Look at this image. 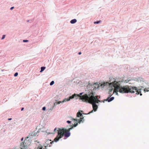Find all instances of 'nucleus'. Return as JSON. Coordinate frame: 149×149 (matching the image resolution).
I'll return each instance as SVG.
<instances>
[{"label": "nucleus", "instance_id": "f257e3e1", "mask_svg": "<svg viewBox=\"0 0 149 149\" xmlns=\"http://www.w3.org/2000/svg\"><path fill=\"white\" fill-rule=\"evenodd\" d=\"M95 85L97 86L96 84L95 83L93 85L92 84L88 83L87 88L88 92L86 94L83 95L80 98V99L83 102L91 104L93 109L94 111H97L98 108V106L96 103H98V102H101L97 96L94 95L93 90H95L98 89L99 88V86L97 85L96 86Z\"/></svg>", "mask_w": 149, "mask_h": 149}, {"label": "nucleus", "instance_id": "f03ea898", "mask_svg": "<svg viewBox=\"0 0 149 149\" xmlns=\"http://www.w3.org/2000/svg\"><path fill=\"white\" fill-rule=\"evenodd\" d=\"M123 81V79L120 78H110L109 82L107 83L111 88L109 89V94H111L113 88L117 91L122 93H134L133 91H130L131 89H132V87L128 86H122L121 85V84Z\"/></svg>", "mask_w": 149, "mask_h": 149}, {"label": "nucleus", "instance_id": "7ed1b4c3", "mask_svg": "<svg viewBox=\"0 0 149 149\" xmlns=\"http://www.w3.org/2000/svg\"><path fill=\"white\" fill-rule=\"evenodd\" d=\"M66 129L65 128H62L61 129L58 128V130H57L58 131V135L54 139V141L50 142V144L49 143V140L47 141L44 144V146L45 147V149H46V147L49 145V147L52 146V145L54 143V141L56 142L58 141L59 139L62 138L64 136L63 133L65 132Z\"/></svg>", "mask_w": 149, "mask_h": 149}, {"label": "nucleus", "instance_id": "20e7f679", "mask_svg": "<svg viewBox=\"0 0 149 149\" xmlns=\"http://www.w3.org/2000/svg\"><path fill=\"white\" fill-rule=\"evenodd\" d=\"M66 130L65 132H66L64 134V135L65 137L66 138L68 137L70 135V130H72L73 129V126H72L70 128H65Z\"/></svg>", "mask_w": 149, "mask_h": 149}, {"label": "nucleus", "instance_id": "39448f33", "mask_svg": "<svg viewBox=\"0 0 149 149\" xmlns=\"http://www.w3.org/2000/svg\"><path fill=\"white\" fill-rule=\"evenodd\" d=\"M131 86L132 87V89H131L130 90V91H133L134 92L131 93H134L135 91H136V92H137V91L138 92H139V91H141V90H143V89L144 88V87L143 86L141 87V88H137L136 87L132 86Z\"/></svg>", "mask_w": 149, "mask_h": 149}, {"label": "nucleus", "instance_id": "423d86ee", "mask_svg": "<svg viewBox=\"0 0 149 149\" xmlns=\"http://www.w3.org/2000/svg\"><path fill=\"white\" fill-rule=\"evenodd\" d=\"M72 119L74 120V124H72V125H71L72 126H73V127H76L78 125V121H79V119H74L72 118Z\"/></svg>", "mask_w": 149, "mask_h": 149}, {"label": "nucleus", "instance_id": "0eeeda50", "mask_svg": "<svg viewBox=\"0 0 149 149\" xmlns=\"http://www.w3.org/2000/svg\"><path fill=\"white\" fill-rule=\"evenodd\" d=\"M77 94L75 93L72 96H70V97L68 99L65 98L66 101H69L71 99H73L75 97H77Z\"/></svg>", "mask_w": 149, "mask_h": 149}, {"label": "nucleus", "instance_id": "6e6552de", "mask_svg": "<svg viewBox=\"0 0 149 149\" xmlns=\"http://www.w3.org/2000/svg\"><path fill=\"white\" fill-rule=\"evenodd\" d=\"M114 99V97H108V98L106 100H104V101H107L108 102H110L113 101Z\"/></svg>", "mask_w": 149, "mask_h": 149}, {"label": "nucleus", "instance_id": "1a4fd4ad", "mask_svg": "<svg viewBox=\"0 0 149 149\" xmlns=\"http://www.w3.org/2000/svg\"><path fill=\"white\" fill-rule=\"evenodd\" d=\"M77 22V20L76 19H74L71 20L70 21V23L71 24H74Z\"/></svg>", "mask_w": 149, "mask_h": 149}, {"label": "nucleus", "instance_id": "9d476101", "mask_svg": "<svg viewBox=\"0 0 149 149\" xmlns=\"http://www.w3.org/2000/svg\"><path fill=\"white\" fill-rule=\"evenodd\" d=\"M66 102V101L65 99H64L62 101L57 102L56 103L57 104H59L61 103H63V102Z\"/></svg>", "mask_w": 149, "mask_h": 149}, {"label": "nucleus", "instance_id": "9b49d317", "mask_svg": "<svg viewBox=\"0 0 149 149\" xmlns=\"http://www.w3.org/2000/svg\"><path fill=\"white\" fill-rule=\"evenodd\" d=\"M82 116V114L81 112L79 111L77 114V117H79Z\"/></svg>", "mask_w": 149, "mask_h": 149}, {"label": "nucleus", "instance_id": "f8f14e48", "mask_svg": "<svg viewBox=\"0 0 149 149\" xmlns=\"http://www.w3.org/2000/svg\"><path fill=\"white\" fill-rule=\"evenodd\" d=\"M46 68V67L44 66L41 67L40 68V72H42Z\"/></svg>", "mask_w": 149, "mask_h": 149}, {"label": "nucleus", "instance_id": "ddd939ff", "mask_svg": "<svg viewBox=\"0 0 149 149\" xmlns=\"http://www.w3.org/2000/svg\"><path fill=\"white\" fill-rule=\"evenodd\" d=\"M84 93L83 92H82V93H80L78 95H77V97L76 98V99H78V97H79V98H80V97L81 96H80V95H82ZM80 100V99H79Z\"/></svg>", "mask_w": 149, "mask_h": 149}, {"label": "nucleus", "instance_id": "4468645a", "mask_svg": "<svg viewBox=\"0 0 149 149\" xmlns=\"http://www.w3.org/2000/svg\"><path fill=\"white\" fill-rule=\"evenodd\" d=\"M50 131L49 130H46V132L47 133V134L48 135H49V134H54V133H52L51 132H49Z\"/></svg>", "mask_w": 149, "mask_h": 149}, {"label": "nucleus", "instance_id": "2eb2a0df", "mask_svg": "<svg viewBox=\"0 0 149 149\" xmlns=\"http://www.w3.org/2000/svg\"><path fill=\"white\" fill-rule=\"evenodd\" d=\"M101 22V20L97 21L94 22V23L95 24H97L100 23Z\"/></svg>", "mask_w": 149, "mask_h": 149}, {"label": "nucleus", "instance_id": "dca6fc26", "mask_svg": "<svg viewBox=\"0 0 149 149\" xmlns=\"http://www.w3.org/2000/svg\"><path fill=\"white\" fill-rule=\"evenodd\" d=\"M84 118V117L82 118H80V119L79 120V121H78V123H79V124L81 123L82 121V119Z\"/></svg>", "mask_w": 149, "mask_h": 149}, {"label": "nucleus", "instance_id": "f3484780", "mask_svg": "<svg viewBox=\"0 0 149 149\" xmlns=\"http://www.w3.org/2000/svg\"><path fill=\"white\" fill-rule=\"evenodd\" d=\"M149 88H146L143 89L144 92L145 93L146 92H148L149 91V90H148Z\"/></svg>", "mask_w": 149, "mask_h": 149}, {"label": "nucleus", "instance_id": "a211bd4d", "mask_svg": "<svg viewBox=\"0 0 149 149\" xmlns=\"http://www.w3.org/2000/svg\"><path fill=\"white\" fill-rule=\"evenodd\" d=\"M54 83V81H52L50 83V86H52L53 85Z\"/></svg>", "mask_w": 149, "mask_h": 149}, {"label": "nucleus", "instance_id": "6ab92c4d", "mask_svg": "<svg viewBox=\"0 0 149 149\" xmlns=\"http://www.w3.org/2000/svg\"><path fill=\"white\" fill-rule=\"evenodd\" d=\"M130 81V79L129 78L125 80V81H124V82L127 83L128 81Z\"/></svg>", "mask_w": 149, "mask_h": 149}, {"label": "nucleus", "instance_id": "aec40b11", "mask_svg": "<svg viewBox=\"0 0 149 149\" xmlns=\"http://www.w3.org/2000/svg\"><path fill=\"white\" fill-rule=\"evenodd\" d=\"M136 92V94H138V95L139 94L141 96L142 95V94L141 93V91H139V92H138L137 91V92Z\"/></svg>", "mask_w": 149, "mask_h": 149}, {"label": "nucleus", "instance_id": "412c9836", "mask_svg": "<svg viewBox=\"0 0 149 149\" xmlns=\"http://www.w3.org/2000/svg\"><path fill=\"white\" fill-rule=\"evenodd\" d=\"M71 125H67L66 128H68L69 127H72Z\"/></svg>", "mask_w": 149, "mask_h": 149}, {"label": "nucleus", "instance_id": "4be33fe9", "mask_svg": "<svg viewBox=\"0 0 149 149\" xmlns=\"http://www.w3.org/2000/svg\"><path fill=\"white\" fill-rule=\"evenodd\" d=\"M18 75V73L17 72H16L14 74V76L15 77H17V76Z\"/></svg>", "mask_w": 149, "mask_h": 149}, {"label": "nucleus", "instance_id": "5701e85b", "mask_svg": "<svg viewBox=\"0 0 149 149\" xmlns=\"http://www.w3.org/2000/svg\"><path fill=\"white\" fill-rule=\"evenodd\" d=\"M66 122L68 124H70L71 123V121L70 120H67L66 121Z\"/></svg>", "mask_w": 149, "mask_h": 149}, {"label": "nucleus", "instance_id": "b1692460", "mask_svg": "<svg viewBox=\"0 0 149 149\" xmlns=\"http://www.w3.org/2000/svg\"><path fill=\"white\" fill-rule=\"evenodd\" d=\"M46 107H44L42 108V110L44 111H45L46 110Z\"/></svg>", "mask_w": 149, "mask_h": 149}, {"label": "nucleus", "instance_id": "393cba45", "mask_svg": "<svg viewBox=\"0 0 149 149\" xmlns=\"http://www.w3.org/2000/svg\"><path fill=\"white\" fill-rule=\"evenodd\" d=\"M5 36H6V35H3V36H2V38L1 39V40H3V39L5 38Z\"/></svg>", "mask_w": 149, "mask_h": 149}, {"label": "nucleus", "instance_id": "a878e982", "mask_svg": "<svg viewBox=\"0 0 149 149\" xmlns=\"http://www.w3.org/2000/svg\"><path fill=\"white\" fill-rule=\"evenodd\" d=\"M23 42H28L29 41V40H23Z\"/></svg>", "mask_w": 149, "mask_h": 149}, {"label": "nucleus", "instance_id": "bb28decb", "mask_svg": "<svg viewBox=\"0 0 149 149\" xmlns=\"http://www.w3.org/2000/svg\"><path fill=\"white\" fill-rule=\"evenodd\" d=\"M93 111H94V110H93V109L91 111H90V112H89L88 114H89L91 113H93Z\"/></svg>", "mask_w": 149, "mask_h": 149}, {"label": "nucleus", "instance_id": "cd10ccee", "mask_svg": "<svg viewBox=\"0 0 149 149\" xmlns=\"http://www.w3.org/2000/svg\"><path fill=\"white\" fill-rule=\"evenodd\" d=\"M56 129H57V128L56 127L55 128L54 130V132L52 133H54V134H55V133H54V132H55V131L56 130Z\"/></svg>", "mask_w": 149, "mask_h": 149}, {"label": "nucleus", "instance_id": "c85d7f7f", "mask_svg": "<svg viewBox=\"0 0 149 149\" xmlns=\"http://www.w3.org/2000/svg\"><path fill=\"white\" fill-rule=\"evenodd\" d=\"M141 79H142V78H141L140 77H139L137 80H138V81H139V80H140V81H141Z\"/></svg>", "mask_w": 149, "mask_h": 149}, {"label": "nucleus", "instance_id": "c756f323", "mask_svg": "<svg viewBox=\"0 0 149 149\" xmlns=\"http://www.w3.org/2000/svg\"><path fill=\"white\" fill-rule=\"evenodd\" d=\"M14 8V7H12L10 8V10H12Z\"/></svg>", "mask_w": 149, "mask_h": 149}, {"label": "nucleus", "instance_id": "7c9ffc66", "mask_svg": "<svg viewBox=\"0 0 149 149\" xmlns=\"http://www.w3.org/2000/svg\"><path fill=\"white\" fill-rule=\"evenodd\" d=\"M24 107H22L21 109V111H22L24 109Z\"/></svg>", "mask_w": 149, "mask_h": 149}, {"label": "nucleus", "instance_id": "2f4dec72", "mask_svg": "<svg viewBox=\"0 0 149 149\" xmlns=\"http://www.w3.org/2000/svg\"><path fill=\"white\" fill-rule=\"evenodd\" d=\"M79 55H81V52H79L78 53Z\"/></svg>", "mask_w": 149, "mask_h": 149}, {"label": "nucleus", "instance_id": "473e14b6", "mask_svg": "<svg viewBox=\"0 0 149 149\" xmlns=\"http://www.w3.org/2000/svg\"><path fill=\"white\" fill-rule=\"evenodd\" d=\"M23 139L24 138L23 137H22L21 139V141H22L23 140Z\"/></svg>", "mask_w": 149, "mask_h": 149}, {"label": "nucleus", "instance_id": "72a5a7b5", "mask_svg": "<svg viewBox=\"0 0 149 149\" xmlns=\"http://www.w3.org/2000/svg\"><path fill=\"white\" fill-rule=\"evenodd\" d=\"M40 130H39L38 131H37V133H38V132H40Z\"/></svg>", "mask_w": 149, "mask_h": 149}, {"label": "nucleus", "instance_id": "f704fd0d", "mask_svg": "<svg viewBox=\"0 0 149 149\" xmlns=\"http://www.w3.org/2000/svg\"><path fill=\"white\" fill-rule=\"evenodd\" d=\"M116 94L117 95H118V93H117V92H116Z\"/></svg>", "mask_w": 149, "mask_h": 149}, {"label": "nucleus", "instance_id": "c9c22d12", "mask_svg": "<svg viewBox=\"0 0 149 149\" xmlns=\"http://www.w3.org/2000/svg\"><path fill=\"white\" fill-rule=\"evenodd\" d=\"M29 20H27V22H29Z\"/></svg>", "mask_w": 149, "mask_h": 149}, {"label": "nucleus", "instance_id": "e433bc0d", "mask_svg": "<svg viewBox=\"0 0 149 149\" xmlns=\"http://www.w3.org/2000/svg\"><path fill=\"white\" fill-rule=\"evenodd\" d=\"M12 120V118H10V120Z\"/></svg>", "mask_w": 149, "mask_h": 149}, {"label": "nucleus", "instance_id": "4c0bfd02", "mask_svg": "<svg viewBox=\"0 0 149 149\" xmlns=\"http://www.w3.org/2000/svg\"><path fill=\"white\" fill-rule=\"evenodd\" d=\"M8 120H10L9 118H8Z\"/></svg>", "mask_w": 149, "mask_h": 149}]
</instances>
